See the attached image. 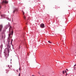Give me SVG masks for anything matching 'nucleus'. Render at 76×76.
<instances>
[{"mask_svg": "<svg viewBox=\"0 0 76 76\" xmlns=\"http://www.w3.org/2000/svg\"><path fill=\"white\" fill-rule=\"evenodd\" d=\"M40 27L41 28H44V27H45V25L43 23L41 24L40 26Z\"/></svg>", "mask_w": 76, "mask_h": 76, "instance_id": "obj_2", "label": "nucleus"}, {"mask_svg": "<svg viewBox=\"0 0 76 76\" xmlns=\"http://www.w3.org/2000/svg\"><path fill=\"white\" fill-rule=\"evenodd\" d=\"M0 54H1V50Z\"/></svg>", "mask_w": 76, "mask_h": 76, "instance_id": "obj_22", "label": "nucleus"}, {"mask_svg": "<svg viewBox=\"0 0 76 76\" xmlns=\"http://www.w3.org/2000/svg\"><path fill=\"white\" fill-rule=\"evenodd\" d=\"M66 70H67V71H68V69H66Z\"/></svg>", "mask_w": 76, "mask_h": 76, "instance_id": "obj_26", "label": "nucleus"}, {"mask_svg": "<svg viewBox=\"0 0 76 76\" xmlns=\"http://www.w3.org/2000/svg\"><path fill=\"white\" fill-rule=\"evenodd\" d=\"M12 62H11V63Z\"/></svg>", "mask_w": 76, "mask_h": 76, "instance_id": "obj_40", "label": "nucleus"}, {"mask_svg": "<svg viewBox=\"0 0 76 76\" xmlns=\"http://www.w3.org/2000/svg\"><path fill=\"white\" fill-rule=\"evenodd\" d=\"M11 61H12V59H11Z\"/></svg>", "mask_w": 76, "mask_h": 76, "instance_id": "obj_35", "label": "nucleus"}, {"mask_svg": "<svg viewBox=\"0 0 76 76\" xmlns=\"http://www.w3.org/2000/svg\"><path fill=\"white\" fill-rule=\"evenodd\" d=\"M34 58V60L36 61V62L37 61H36V57H35V58Z\"/></svg>", "mask_w": 76, "mask_h": 76, "instance_id": "obj_17", "label": "nucleus"}, {"mask_svg": "<svg viewBox=\"0 0 76 76\" xmlns=\"http://www.w3.org/2000/svg\"><path fill=\"white\" fill-rule=\"evenodd\" d=\"M6 45L7 46V51H6V48L5 49H4V53L5 56V53H8V54L9 55V51H12V50H11V48H10V45H9V40H7Z\"/></svg>", "mask_w": 76, "mask_h": 76, "instance_id": "obj_1", "label": "nucleus"}, {"mask_svg": "<svg viewBox=\"0 0 76 76\" xmlns=\"http://www.w3.org/2000/svg\"><path fill=\"white\" fill-rule=\"evenodd\" d=\"M12 41H13V39H11V45H12Z\"/></svg>", "mask_w": 76, "mask_h": 76, "instance_id": "obj_13", "label": "nucleus"}, {"mask_svg": "<svg viewBox=\"0 0 76 76\" xmlns=\"http://www.w3.org/2000/svg\"><path fill=\"white\" fill-rule=\"evenodd\" d=\"M9 69H10V67H9Z\"/></svg>", "mask_w": 76, "mask_h": 76, "instance_id": "obj_32", "label": "nucleus"}, {"mask_svg": "<svg viewBox=\"0 0 76 76\" xmlns=\"http://www.w3.org/2000/svg\"><path fill=\"white\" fill-rule=\"evenodd\" d=\"M20 46L19 47V48L18 49H20Z\"/></svg>", "mask_w": 76, "mask_h": 76, "instance_id": "obj_20", "label": "nucleus"}, {"mask_svg": "<svg viewBox=\"0 0 76 76\" xmlns=\"http://www.w3.org/2000/svg\"><path fill=\"white\" fill-rule=\"evenodd\" d=\"M32 76H34V75H32Z\"/></svg>", "mask_w": 76, "mask_h": 76, "instance_id": "obj_34", "label": "nucleus"}, {"mask_svg": "<svg viewBox=\"0 0 76 76\" xmlns=\"http://www.w3.org/2000/svg\"><path fill=\"white\" fill-rule=\"evenodd\" d=\"M0 48L1 50L2 48H3V45H1L0 46Z\"/></svg>", "mask_w": 76, "mask_h": 76, "instance_id": "obj_9", "label": "nucleus"}, {"mask_svg": "<svg viewBox=\"0 0 76 76\" xmlns=\"http://www.w3.org/2000/svg\"><path fill=\"white\" fill-rule=\"evenodd\" d=\"M1 16L2 18H1V19H2L3 18H4V15H1Z\"/></svg>", "mask_w": 76, "mask_h": 76, "instance_id": "obj_10", "label": "nucleus"}, {"mask_svg": "<svg viewBox=\"0 0 76 76\" xmlns=\"http://www.w3.org/2000/svg\"><path fill=\"white\" fill-rule=\"evenodd\" d=\"M28 1L29 2V3L30 4H32V1H31L30 0H28Z\"/></svg>", "mask_w": 76, "mask_h": 76, "instance_id": "obj_8", "label": "nucleus"}, {"mask_svg": "<svg viewBox=\"0 0 76 76\" xmlns=\"http://www.w3.org/2000/svg\"><path fill=\"white\" fill-rule=\"evenodd\" d=\"M19 70H20V67H19Z\"/></svg>", "mask_w": 76, "mask_h": 76, "instance_id": "obj_21", "label": "nucleus"}, {"mask_svg": "<svg viewBox=\"0 0 76 76\" xmlns=\"http://www.w3.org/2000/svg\"><path fill=\"white\" fill-rule=\"evenodd\" d=\"M48 42L49 43H50V44H51L52 43V42H50V41H48Z\"/></svg>", "mask_w": 76, "mask_h": 76, "instance_id": "obj_14", "label": "nucleus"}, {"mask_svg": "<svg viewBox=\"0 0 76 76\" xmlns=\"http://www.w3.org/2000/svg\"><path fill=\"white\" fill-rule=\"evenodd\" d=\"M75 4H76V3H75Z\"/></svg>", "mask_w": 76, "mask_h": 76, "instance_id": "obj_41", "label": "nucleus"}, {"mask_svg": "<svg viewBox=\"0 0 76 76\" xmlns=\"http://www.w3.org/2000/svg\"><path fill=\"white\" fill-rule=\"evenodd\" d=\"M22 12H23V15H25V12H23V10H22Z\"/></svg>", "mask_w": 76, "mask_h": 76, "instance_id": "obj_12", "label": "nucleus"}, {"mask_svg": "<svg viewBox=\"0 0 76 76\" xmlns=\"http://www.w3.org/2000/svg\"><path fill=\"white\" fill-rule=\"evenodd\" d=\"M74 69H76V67H74Z\"/></svg>", "mask_w": 76, "mask_h": 76, "instance_id": "obj_30", "label": "nucleus"}, {"mask_svg": "<svg viewBox=\"0 0 76 76\" xmlns=\"http://www.w3.org/2000/svg\"><path fill=\"white\" fill-rule=\"evenodd\" d=\"M65 72H64V71H62V73L64 75V73H65Z\"/></svg>", "mask_w": 76, "mask_h": 76, "instance_id": "obj_15", "label": "nucleus"}, {"mask_svg": "<svg viewBox=\"0 0 76 76\" xmlns=\"http://www.w3.org/2000/svg\"><path fill=\"white\" fill-rule=\"evenodd\" d=\"M76 66V64H75L74 65V66L75 67V66Z\"/></svg>", "mask_w": 76, "mask_h": 76, "instance_id": "obj_24", "label": "nucleus"}, {"mask_svg": "<svg viewBox=\"0 0 76 76\" xmlns=\"http://www.w3.org/2000/svg\"><path fill=\"white\" fill-rule=\"evenodd\" d=\"M12 46H13V45H12Z\"/></svg>", "mask_w": 76, "mask_h": 76, "instance_id": "obj_37", "label": "nucleus"}, {"mask_svg": "<svg viewBox=\"0 0 76 76\" xmlns=\"http://www.w3.org/2000/svg\"><path fill=\"white\" fill-rule=\"evenodd\" d=\"M9 67V65H8V67Z\"/></svg>", "mask_w": 76, "mask_h": 76, "instance_id": "obj_27", "label": "nucleus"}, {"mask_svg": "<svg viewBox=\"0 0 76 76\" xmlns=\"http://www.w3.org/2000/svg\"><path fill=\"white\" fill-rule=\"evenodd\" d=\"M65 39L66 40V37H65Z\"/></svg>", "mask_w": 76, "mask_h": 76, "instance_id": "obj_29", "label": "nucleus"}, {"mask_svg": "<svg viewBox=\"0 0 76 76\" xmlns=\"http://www.w3.org/2000/svg\"><path fill=\"white\" fill-rule=\"evenodd\" d=\"M12 29V26H10L9 28V31H10V30H11V29Z\"/></svg>", "mask_w": 76, "mask_h": 76, "instance_id": "obj_11", "label": "nucleus"}, {"mask_svg": "<svg viewBox=\"0 0 76 76\" xmlns=\"http://www.w3.org/2000/svg\"><path fill=\"white\" fill-rule=\"evenodd\" d=\"M65 73H67V71H66V70H65Z\"/></svg>", "mask_w": 76, "mask_h": 76, "instance_id": "obj_19", "label": "nucleus"}, {"mask_svg": "<svg viewBox=\"0 0 76 76\" xmlns=\"http://www.w3.org/2000/svg\"><path fill=\"white\" fill-rule=\"evenodd\" d=\"M75 53H76V52H75Z\"/></svg>", "mask_w": 76, "mask_h": 76, "instance_id": "obj_39", "label": "nucleus"}, {"mask_svg": "<svg viewBox=\"0 0 76 76\" xmlns=\"http://www.w3.org/2000/svg\"><path fill=\"white\" fill-rule=\"evenodd\" d=\"M66 76H67V75H66Z\"/></svg>", "mask_w": 76, "mask_h": 76, "instance_id": "obj_38", "label": "nucleus"}, {"mask_svg": "<svg viewBox=\"0 0 76 76\" xmlns=\"http://www.w3.org/2000/svg\"><path fill=\"white\" fill-rule=\"evenodd\" d=\"M24 19H26V17L25 15L24 16Z\"/></svg>", "mask_w": 76, "mask_h": 76, "instance_id": "obj_16", "label": "nucleus"}, {"mask_svg": "<svg viewBox=\"0 0 76 76\" xmlns=\"http://www.w3.org/2000/svg\"><path fill=\"white\" fill-rule=\"evenodd\" d=\"M74 70H76V69H74Z\"/></svg>", "mask_w": 76, "mask_h": 76, "instance_id": "obj_33", "label": "nucleus"}, {"mask_svg": "<svg viewBox=\"0 0 76 76\" xmlns=\"http://www.w3.org/2000/svg\"><path fill=\"white\" fill-rule=\"evenodd\" d=\"M20 76V73L18 75V76Z\"/></svg>", "mask_w": 76, "mask_h": 76, "instance_id": "obj_18", "label": "nucleus"}, {"mask_svg": "<svg viewBox=\"0 0 76 76\" xmlns=\"http://www.w3.org/2000/svg\"><path fill=\"white\" fill-rule=\"evenodd\" d=\"M18 11V8H15L13 11V13L14 14L15 13V12H17Z\"/></svg>", "mask_w": 76, "mask_h": 76, "instance_id": "obj_5", "label": "nucleus"}, {"mask_svg": "<svg viewBox=\"0 0 76 76\" xmlns=\"http://www.w3.org/2000/svg\"><path fill=\"white\" fill-rule=\"evenodd\" d=\"M0 8H1V7H0Z\"/></svg>", "mask_w": 76, "mask_h": 76, "instance_id": "obj_36", "label": "nucleus"}, {"mask_svg": "<svg viewBox=\"0 0 76 76\" xmlns=\"http://www.w3.org/2000/svg\"><path fill=\"white\" fill-rule=\"evenodd\" d=\"M2 3H5V4H7L8 3V1H7L6 0L3 1Z\"/></svg>", "mask_w": 76, "mask_h": 76, "instance_id": "obj_7", "label": "nucleus"}, {"mask_svg": "<svg viewBox=\"0 0 76 76\" xmlns=\"http://www.w3.org/2000/svg\"><path fill=\"white\" fill-rule=\"evenodd\" d=\"M9 23H8V24L6 25L5 26H4L5 28H6V29H7L9 26Z\"/></svg>", "mask_w": 76, "mask_h": 76, "instance_id": "obj_3", "label": "nucleus"}, {"mask_svg": "<svg viewBox=\"0 0 76 76\" xmlns=\"http://www.w3.org/2000/svg\"><path fill=\"white\" fill-rule=\"evenodd\" d=\"M13 70H14V71H15H15L16 70L14 69Z\"/></svg>", "mask_w": 76, "mask_h": 76, "instance_id": "obj_25", "label": "nucleus"}, {"mask_svg": "<svg viewBox=\"0 0 76 76\" xmlns=\"http://www.w3.org/2000/svg\"><path fill=\"white\" fill-rule=\"evenodd\" d=\"M68 75V74L66 73V75Z\"/></svg>", "mask_w": 76, "mask_h": 76, "instance_id": "obj_28", "label": "nucleus"}, {"mask_svg": "<svg viewBox=\"0 0 76 76\" xmlns=\"http://www.w3.org/2000/svg\"><path fill=\"white\" fill-rule=\"evenodd\" d=\"M18 69H17L16 71H17V72H18Z\"/></svg>", "mask_w": 76, "mask_h": 76, "instance_id": "obj_23", "label": "nucleus"}, {"mask_svg": "<svg viewBox=\"0 0 76 76\" xmlns=\"http://www.w3.org/2000/svg\"><path fill=\"white\" fill-rule=\"evenodd\" d=\"M13 31H12L11 33H10L8 34L9 37H10L11 35H13Z\"/></svg>", "mask_w": 76, "mask_h": 76, "instance_id": "obj_4", "label": "nucleus"}, {"mask_svg": "<svg viewBox=\"0 0 76 76\" xmlns=\"http://www.w3.org/2000/svg\"><path fill=\"white\" fill-rule=\"evenodd\" d=\"M2 28H3V25L2 24L0 25V32L1 31Z\"/></svg>", "mask_w": 76, "mask_h": 76, "instance_id": "obj_6", "label": "nucleus"}, {"mask_svg": "<svg viewBox=\"0 0 76 76\" xmlns=\"http://www.w3.org/2000/svg\"><path fill=\"white\" fill-rule=\"evenodd\" d=\"M12 48H13V49H14V48H13V47H12Z\"/></svg>", "mask_w": 76, "mask_h": 76, "instance_id": "obj_31", "label": "nucleus"}]
</instances>
